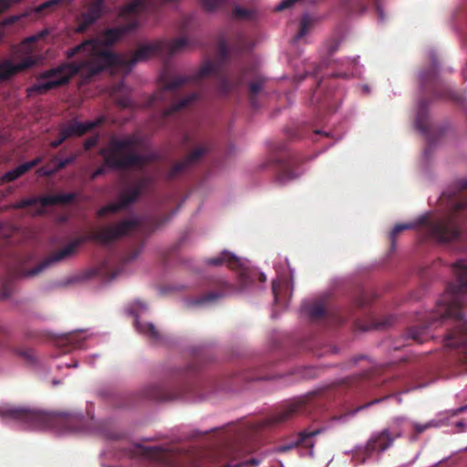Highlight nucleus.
Instances as JSON below:
<instances>
[{"label": "nucleus", "instance_id": "9", "mask_svg": "<svg viewBox=\"0 0 467 467\" xmlns=\"http://www.w3.org/2000/svg\"><path fill=\"white\" fill-rule=\"evenodd\" d=\"M431 64L419 72V83L422 90H431L438 98L453 97V92L448 90L446 94L440 93L439 88L443 85L439 78L438 57L434 51L430 52Z\"/></svg>", "mask_w": 467, "mask_h": 467}, {"label": "nucleus", "instance_id": "29", "mask_svg": "<svg viewBox=\"0 0 467 467\" xmlns=\"http://www.w3.org/2000/svg\"><path fill=\"white\" fill-rule=\"evenodd\" d=\"M299 401H291L284 408L277 411L272 418V423H281L288 420L293 415L297 413L300 410Z\"/></svg>", "mask_w": 467, "mask_h": 467}, {"label": "nucleus", "instance_id": "16", "mask_svg": "<svg viewBox=\"0 0 467 467\" xmlns=\"http://www.w3.org/2000/svg\"><path fill=\"white\" fill-rule=\"evenodd\" d=\"M143 398L155 401H167L182 398V394L171 391L170 386L161 381L147 384L141 390Z\"/></svg>", "mask_w": 467, "mask_h": 467}, {"label": "nucleus", "instance_id": "6", "mask_svg": "<svg viewBox=\"0 0 467 467\" xmlns=\"http://www.w3.org/2000/svg\"><path fill=\"white\" fill-rule=\"evenodd\" d=\"M400 433H392L389 429L373 432L365 445L356 446L352 451V460L356 464L377 462L393 445Z\"/></svg>", "mask_w": 467, "mask_h": 467}, {"label": "nucleus", "instance_id": "52", "mask_svg": "<svg viewBox=\"0 0 467 467\" xmlns=\"http://www.w3.org/2000/svg\"><path fill=\"white\" fill-rule=\"evenodd\" d=\"M12 294V289L9 285H5L3 289L0 291V300L8 298Z\"/></svg>", "mask_w": 467, "mask_h": 467}, {"label": "nucleus", "instance_id": "4", "mask_svg": "<svg viewBox=\"0 0 467 467\" xmlns=\"http://www.w3.org/2000/svg\"><path fill=\"white\" fill-rule=\"evenodd\" d=\"M115 240H117V221H109L108 224L102 225L96 230H92L86 235L75 238L63 248L53 252L37 266L29 270L26 275H36L44 269L73 256L77 253L78 249L88 241L95 242L106 246L113 243Z\"/></svg>", "mask_w": 467, "mask_h": 467}, {"label": "nucleus", "instance_id": "32", "mask_svg": "<svg viewBox=\"0 0 467 467\" xmlns=\"http://www.w3.org/2000/svg\"><path fill=\"white\" fill-rule=\"evenodd\" d=\"M78 157V153H71L65 159H60L58 156H55L51 160V162L55 165L54 168L48 171H45V174L51 175L65 169L67 166L72 164Z\"/></svg>", "mask_w": 467, "mask_h": 467}, {"label": "nucleus", "instance_id": "37", "mask_svg": "<svg viewBox=\"0 0 467 467\" xmlns=\"http://www.w3.org/2000/svg\"><path fill=\"white\" fill-rule=\"evenodd\" d=\"M117 213V202H112L109 205L100 208L97 212V217L99 219L106 218L109 215H115Z\"/></svg>", "mask_w": 467, "mask_h": 467}, {"label": "nucleus", "instance_id": "1", "mask_svg": "<svg viewBox=\"0 0 467 467\" xmlns=\"http://www.w3.org/2000/svg\"><path fill=\"white\" fill-rule=\"evenodd\" d=\"M97 396L109 418L94 421V414L88 410L89 420L82 412L74 410L46 411L33 407L9 406L0 410V414L28 429H53L60 433H93L106 441L117 438L115 413L117 398L114 388L103 386Z\"/></svg>", "mask_w": 467, "mask_h": 467}, {"label": "nucleus", "instance_id": "31", "mask_svg": "<svg viewBox=\"0 0 467 467\" xmlns=\"http://www.w3.org/2000/svg\"><path fill=\"white\" fill-rule=\"evenodd\" d=\"M97 275L104 281H111L117 275V267L113 262L105 260L98 267Z\"/></svg>", "mask_w": 467, "mask_h": 467}, {"label": "nucleus", "instance_id": "15", "mask_svg": "<svg viewBox=\"0 0 467 467\" xmlns=\"http://www.w3.org/2000/svg\"><path fill=\"white\" fill-rule=\"evenodd\" d=\"M289 275V274H277L276 278L273 281L272 290L275 303L281 307L287 306L292 296L293 285Z\"/></svg>", "mask_w": 467, "mask_h": 467}, {"label": "nucleus", "instance_id": "36", "mask_svg": "<svg viewBox=\"0 0 467 467\" xmlns=\"http://www.w3.org/2000/svg\"><path fill=\"white\" fill-rule=\"evenodd\" d=\"M197 98L196 94H191L189 96H187L186 98L181 99L180 101H178L176 104L172 105L171 108H169L166 111H165V116H169L170 114H171L173 111H176L180 109H182L184 107H186L187 105H189L191 102H192L193 100H195Z\"/></svg>", "mask_w": 467, "mask_h": 467}, {"label": "nucleus", "instance_id": "64", "mask_svg": "<svg viewBox=\"0 0 467 467\" xmlns=\"http://www.w3.org/2000/svg\"><path fill=\"white\" fill-rule=\"evenodd\" d=\"M447 197V192H443L441 197V201L443 202Z\"/></svg>", "mask_w": 467, "mask_h": 467}, {"label": "nucleus", "instance_id": "17", "mask_svg": "<svg viewBox=\"0 0 467 467\" xmlns=\"http://www.w3.org/2000/svg\"><path fill=\"white\" fill-rule=\"evenodd\" d=\"M104 0H89L87 10L77 18L76 32L84 33L101 16Z\"/></svg>", "mask_w": 467, "mask_h": 467}, {"label": "nucleus", "instance_id": "60", "mask_svg": "<svg viewBox=\"0 0 467 467\" xmlns=\"http://www.w3.org/2000/svg\"><path fill=\"white\" fill-rule=\"evenodd\" d=\"M140 252V250H136L135 252L132 253V254L129 258L124 259V261L133 260L134 258H136L138 256Z\"/></svg>", "mask_w": 467, "mask_h": 467}, {"label": "nucleus", "instance_id": "48", "mask_svg": "<svg viewBox=\"0 0 467 467\" xmlns=\"http://www.w3.org/2000/svg\"><path fill=\"white\" fill-rule=\"evenodd\" d=\"M233 88V85L228 78H222L219 82V89L222 93L226 94Z\"/></svg>", "mask_w": 467, "mask_h": 467}, {"label": "nucleus", "instance_id": "33", "mask_svg": "<svg viewBox=\"0 0 467 467\" xmlns=\"http://www.w3.org/2000/svg\"><path fill=\"white\" fill-rule=\"evenodd\" d=\"M341 63L344 67L348 68V71H339L336 73L337 77L349 78L360 73V68L356 58H346Z\"/></svg>", "mask_w": 467, "mask_h": 467}, {"label": "nucleus", "instance_id": "40", "mask_svg": "<svg viewBox=\"0 0 467 467\" xmlns=\"http://www.w3.org/2000/svg\"><path fill=\"white\" fill-rule=\"evenodd\" d=\"M115 457L114 451H104L101 454V465L102 467H115Z\"/></svg>", "mask_w": 467, "mask_h": 467}, {"label": "nucleus", "instance_id": "30", "mask_svg": "<svg viewBox=\"0 0 467 467\" xmlns=\"http://www.w3.org/2000/svg\"><path fill=\"white\" fill-rule=\"evenodd\" d=\"M317 18L308 13H304L300 22V28L297 34L294 36V42L300 41L305 36H306L313 28Z\"/></svg>", "mask_w": 467, "mask_h": 467}, {"label": "nucleus", "instance_id": "45", "mask_svg": "<svg viewBox=\"0 0 467 467\" xmlns=\"http://www.w3.org/2000/svg\"><path fill=\"white\" fill-rule=\"evenodd\" d=\"M215 70V67L211 62L204 63L198 71L197 78H202L213 73Z\"/></svg>", "mask_w": 467, "mask_h": 467}, {"label": "nucleus", "instance_id": "54", "mask_svg": "<svg viewBox=\"0 0 467 467\" xmlns=\"http://www.w3.org/2000/svg\"><path fill=\"white\" fill-rule=\"evenodd\" d=\"M263 87V81L262 80H256L250 84V90L253 94H257Z\"/></svg>", "mask_w": 467, "mask_h": 467}, {"label": "nucleus", "instance_id": "20", "mask_svg": "<svg viewBox=\"0 0 467 467\" xmlns=\"http://www.w3.org/2000/svg\"><path fill=\"white\" fill-rule=\"evenodd\" d=\"M103 122V118H99L92 121L79 122L77 119H70L60 127L67 138L81 137Z\"/></svg>", "mask_w": 467, "mask_h": 467}, {"label": "nucleus", "instance_id": "42", "mask_svg": "<svg viewBox=\"0 0 467 467\" xmlns=\"http://www.w3.org/2000/svg\"><path fill=\"white\" fill-rule=\"evenodd\" d=\"M317 0H282L276 6L275 10L280 11L289 8L296 3L309 2L314 4Z\"/></svg>", "mask_w": 467, "mask_h": 467}, {"label": "nucleus", "instance_id": "59", "mask_svg": "<svg viewBox=\"0 0 467 467\" xmlns=\"http://www.w3.org/2000/svg\"><path fill=\"white\" fill-rule=\"evenodd\" d=\"M244 38H243V37H241V38L239 39L240 44H238V46H237V47H236L238 51H243V50H244V49H247V48H248L247 47H244V46L243 45V42H244Z\"/></svg>", "mask_w": 467, "mask_h": 467}, {"label": "nucleus", "instance_id": "24", "mask_svg": "<svg viewBox=\"0 0 467 467\" xmlns=\"http://www.w3.org/2000/svg\"><path fill=\"white\" fill-rule=\"evenodd\" d=\"M148 180L141 179L132 182L121 192H119V210L127 207L142 193V192L148 186Z\"/></svg>", "mask_w": 467, "mask_h": 467}, {"label": "nucleus", "instance_id": "38", "mask_svg": "<svg viewBox=\"0 0 467 467\" xmlns=\"http://www.w3.org/2000/svg\"><path fill=\"white\" fill-rule=\"evenodd\" d=\"M126 87L122 82L119 81V107H130L132 105V101L130 97H125Z\"/></svg>", "mask_w": 467, "mask_h": 467}, {"label": "nucleus", "instance_id": "58", "mask_svg": "<svg viewBox=\"0 0 467 467\" xmlns=\"http://www.w3.org/2000/svg\"><path fill=\"white\" fill-rule=\"evenodd\" d=\"M465 407H466L465 410H467V405ZM456 426L458 428H460L461 431H464V428L467 426V421L466 420H459V421H457Z\"/></svg>", "mask_w": 467, "mask_h": 467}, {"label": "nucleus", "instance_id": "57", "mask_svg": "<svg viewBox=\"0 0 467 467\" xmlns=\"http://www.w3.org/2000/svg\"><path fill=\"white\" fill-rule=\"evenodd\" d=\"M357 362H364V363H366L367 365H369V364H370V362L368 361V359L366 357H364V356H360V357L356 358H354V359H353V363H355V364H356Z\"/></svg>", "mask_w": 467, "mask_h": 467}, {"label": "nucleus", "instance_id": "44", "mask_svg": "<svg viewBox=\"0 0 467 467\" xmlns=\"http://www.w3.org/2000/svg\"><path fill=\"white\" fill-rule=\"evenodd\" d=\"M223 296V293L212 292V293H209L208 295H206L205 296L200 297L199 299L196 300L195 303L200 305V304H203L206 302L214 301V300L222 297Z\"/></svg>", "mask_w": 467, "mask_h": 467}, {"label": "nucleus", "instance_id": "13", "mask_svg": "<svg viewBox=\"0 0 467 467\" xmlns=\"http://www.w3.org/2000/svg\"><path fill=\"white\" fill-rule=\"evenodd\" d=\"M77 198V193L68 192L55 195H46L42 197H31L23 199L14 203L13 207L16 209H24L40 202L42 206L47 207L57 204H67L72 202Z\"/></svg>", "mask_w": 467, "mask_h": 467}, {"label": "nucleus", "instance_id": "2", "mask_svg": "<svg viewBox=\"0 0 467 467\" xmlns=\"http://www.w3.org/2000/svg\"><path fill=\"white\" fill-rule=\"evenodd\" d=\"M117 42V27L109 29L103 39H89L67 51L73 57L82 53L85 58L80 62L63 64L42 72L38 82L28 88V92L44 94L48 90L66 85L76 74L85 71L93 77L109 67L117 66V54L109 50V46Z\"/></svg>", "mask_w": 467, "mask_h": 467}, {"label": "nucleus", "instance_id": "43", "mask_svg": "<svg viewBox=\"0 0 467 467\" xmlns=\"http://www.w3.org/2000/svg\"><path fill=\"white\" fill-rule=\"evenodd\" d=\"M226 1L227 0H201V3L206 10L213 11Z\"/></svg>", "mask_w": 467, "mask_h": 467}, {"label": "nucleus", "instance_id": "50", "mask_svg": "<svg viewBox=\"0 0 467 467\" xmlns=\"http://www.w3.org/2000/svg\"><path fill=\"white\" fill-rule=\"evenodd\" d=\"M234 16L239 18H247L251 16V11L248 9H244L240 6H236L234 8Z\"/></svg>", "mask_w": 467, "mask_h": 467}, {"label": "nucleus", "instance_id": "25", "mask_svg": "<svg viewBox=\"0 0 467 467\" xmlns=\"http://www.w3.org/2000/svg\"><path fill=\"white\" fill-rule=\"evenodd\" d=\"M305 170L302 168H296V162L287 161L283 163L278 171L276 181L279 184L285 185L297 178H299Z\"/></svg>", "mask_w": 467, "mask_h": 467}, {"label": "nucleus", "instance_id": "61", "mask_svg": "<svg viewBox=\"0 0 467 467\" xmlns=\"http://www.w3.org/2000/svg\"><path fill=\"white\" fill-rule=\"evenodd\" d=\"M458 186H459L461 189H465V188H467V180H461V181L458 182Z\"/></svg>", "mask_w": 467, "mask_h": 467}, {"label": "nucleus", "instance_id": "12", "mask_svg": "<svg viewBox=\"0 0 467 467\" xmlns=\"http://www.w3.org/2000/svg\"><path fill=\"white\" fill-rule=\"evenodd\" d=\"M322 432V429L304 430L297 434V437L288 443L279 446L278 452H285L295 447H298L301 456H314V446L316 437Z\"/></svg>", "mask_w": 467, "mask_h": 467}, {"label": "nucleus", "instance_id": "56", "mask_svg": "<svg viewBox=\"0 0 467 467\" xmlns=\"http://www.w3.org/2000/svg\"><path fill=\"white\" fill-rule=\"evenodd\" d=\"M12 1L13 0H0V13L7 10L11 5Z\"/></svg>", "mask_w": 467, "mask_h": 467}, {"label": "nucleus", "instance_id": "35", "mask_svg": "<svg viewBox=\"0 0 467 467\" xmlns=\"http://www.w3.org/2000/svg\"><path fill=\"white\" fill-rule=\"evenodd\" d=\"M26 167L23 166V164H20L16 168L10 170L6 171L1 178L2 182H11L15 180L20 178L22 175L26 173V171L25 169Z\"/></svg>", "mask_w": 467, "mask_h": 467}, {"label": "nucleus", "instance_id": "3", "mask_svg": "<svg viewBox=\"0 0 467 467\" xmlns=\"http://www.w3.org/2000/svg\"><path fill=\"white\" fill-rule=\"evenodd\" d=\"M467 207V194L451 197L447 202V210L441 213L430 215L424 213L418 218L403 223H398L390 233L391 245L394 248L397 234L403 230L415 229L424 225L429 237L439 243H449L460 236L459 224L462 218V211Z\"/></svg>", "mask_w": 467, "mask_h": 467}, {"label": "nucleus", "instance_id": "34", "mask_svg": "<svg viewBox=\"0 0 467 467\" xmlns=\"http://www.w3.org/2000/svg\"><path fill=\"white\" fill-rule=\"evenodd\" d=\"M47 35V30H43L36 35L26 37L20 46V49L26 53H32L33 49L31 46L38 40L44 38Z\"/></svg>", "mask_w": 467, "mask_h": 467}, {"label": "nucleus", "instance_id": "55", "mask_svg": "<svg viewBox=\"0 0 467 467\" xmlns=\"http://www.w3.org/2000/svg\"><path fill=\"white\" fill-rule=\"evenodd\" d=\"M457 14L467 16V0H462L461 5L457 9Z\"/></svg>", "mask_w": 467, "mask_h": 467}, {"label": "nucleus", "instance_id": "41", "mask_svg": "<svg viewBox=\"0 0 467 467\" xmlns=\"http://www.w3.org/2000/svg\"><path fill=\"white\" fill-rule=\"evenodd\" d=\"M63 0H47L36 8V13L42 14L47 11L52 10L55 6H57Z\"/></svg>", "mask_w": 467, "mask_h": 467}, {"label": "nucleus", "instance_id": "51", "mask_svg": "<svg viewBox=\"0 0 467 467\" xmlns=\"http://www.w3.org/2000/svg\"><path fill=\"white\" fill-rule=\"evenodd\" d=\"M42 161H43L42 157H36V158L33 159L32 161L22 163V164L24 167H26L25 169L27 172L29 170H31L32 168H34L36 165H38L39 163H41Z\"/></svg>", "mask_w": 467, "mask_h": 467}, {"label": "nucleus", "instance_id": "10", "mask_svg": "<svg viewBox=\"0 0 467 467\" xmlns=\"http://www.w3.org/2000/svg\"><path fill=\"white\" fill-rule=\"evenodd\" d=\"M151 154H141L133 150V141H127L119 137V171L124 168H142L150 160Z\"/></svg>", "mask_w": 467, "mask_h": 467}, {"label": "nucleus", "instance_id": "11", "mask_svg": "<svg viewBox=\"0 0 467 467\" xmlns=\"http://www.w3.org/2000/svg\"><path fill=\"white\" fill-rule=\"evenodd\" d=\"M127 315L134 317V327L136 330L152 341L161 339V334L156 327L142 319V316L147 312V306L140 300L134 301L129 307L125 309Z\"/></svg>", "mask_w": 467, "mask_h": 467}, {"label": "nucleus", "instance_id": "5", "mask_svg": "<svg viewBox=\"0 0 467 467\" xmlns=\"http://www.w3.org/2000/svg\"><path fill=\"white\" fill-rule=\"evenodd\" d=\"M193 45V41L190 38L180 36L171 41L157 40L144 43L135 52L128 54L119 52V74L129 73L138 62L145 61L154 56H172Z\"/></svg>", "mask_w": 467, "mask_h": 467}, {"label": "nucleus", "instance_id": "28", "mask_svg": "<svg viewBox=\"0 0 467 467\" xmlns=\"http://www.w3.org/2000/svg\"><path fill=\"white\" fill-rule=\"evenodd\" d=\"M207 149L204 147H199L195 149L185 160L181 162L175 164L172 170L169 173V177H173L175 174L184 171L188 166L196 161L200 157H202Z\"/></svg>", "mask_w": 467, "mask_h": 467}, {"label": "nucleus", "instance_id": "46", "mask_svg": "<svg viewBox=\"0 0 467 467\" xmlns=\"http://www.w3.org/2000/svg\"><path fill=\"white\" fill-rule=\"evenodd\" d=\"M218 53L222 59H225L228 57L230 50L226 41L220 40L218 44Z\"/></svg>", "mask_w": 467, "mask_h": 467}, {"label": "nucleus", "instance_id": "27", "mask_svg": "<svg viewBox=\"0 0 467 467\" xmlns=\"http://www.w3.org/2000/svg\"><path fill=\"white\" fill-rule=\"evenodd\" d=\"M301 312L312 319H317L325 315L326 306L321 300L313 302L306 300L302 304Z\"/></svg>", "mask_w": 467, "mask_h": 467}, {"label": "nucleus", "instance_id": "49", "mask_svg": "<svg viewBox=\"0 0 467 467\" xmlns=\"http://www.w3.org/2000/svg\"><path fill=\"white\" fill-rule=\"evenodd\" d=\"M98 141H99V136L98 135L91 136V137L88 138L84 141V149H85V150H89L90 149L95 147L97 145Z\"/></svg>", "mask_w": 467, "mask_h": 467}, {"label": "nucleus", "instance_id": "7", "mask_svg": "<svg viewBox=\"0 0 467 467\" xmlns=\"http://www.w3.org/2000/svg\"><path fill=\"white\" fill-rule=\"evenodd\" d=\"M206 264L212 266L225 265L230 268L235 269L238 275V286L234 289L236 292H244L248 290L253 285L254 278L255 276H259L262 282L266 280L265 273H259L255 269H251L244 260L226 250L223 251L220 254L208 259Z\"/></svg>", "mask_w": 467, "mask_h": 467}, {"label": "nucleus", "instance_id": "14", "mask_svg": "<svg viewBox=\"0 0 467 467\" xmlns=\"http://www.w3.org/2000/svg\"><path fill=\"white\" fill-rule=\"evenodd\" d=\"M15 354L23 358L28 362H35V354L31 348H21L14 347L11 344V335L9 329L0 324V356Z\"/></svg>", "mask_w": 467, "mask_h": 467}, {"label": "nucleus", "instance_id": "47", "mask_svg": "<svg viewBox=\"0 0 467 467\" xmlns=\"http://www.w3.org/2000/svg\"><path fill=\"white\" fill-rule=\"evenodd\" d=\"M67 140V135H65L63 133V131L59 129L58 137H57V139H56L50 142V147L53 149H57L62 143H64Z\"/></svg>", "mask_w": 467, "mask_h": 467}, {"label": "nucleus", "instance_id": "19", "mask_svg": "<svg viewBox=\"0 0 467 467\" xmlns=\"http://www.w3.org/2000/svg\"><path fill=\"white\" fill-rule=\"evenodd\" d=\"M415 127L420 133H422L427 138L428 142L430 144L429 147L425 149L423 152L424 158L427 159L431 150V145L433 142L429 137L431 124L429 122L428 118V104L427 101L424 99L420 100L418 103V109L415 117Z\"/></svg>", "mask_w": 467, "mask_h": 467}, {"label": "nucleus", "instance_id": "18", "mask_svg": "<svg viewBox=\"0 0 467 467\" xmlns=\"http://www.w3.org/2000/svg\"><path fill=\"white\" fill-rule=\"evenodd\" d=\"M466 407H460L453 410L439 412L435 418L430 420L426 423H419L412 421L411 426L417 433H421L431 428H440L449 424V419L464 411Z\"/></svg>", "mask_w": 467, "mask_h": 467}, {"label": "nucleus", "instance_id": "26", "mask_svg": "<svg viewBox=\"0 0 467 467\" xmlns=\"http://www.w3.org/2000/svg\"><path fill=\"white\" fill-rule=\"evenodd\" d=\"M160 80L163 84V90L155 94L153 99H161V94L166 91H172L182 86V84L188 82L190 78L188 77H176L172 80H169L168 71L165 68L160 76Z\"/></svg>", "mask_w": 467, "mask_h": 467}, {"label": "nucleus", "instance_id": "23", "mask_svg": "<svg viewBox=\"0 0 467 467\" xmlns=\"http://www.w3.org/2000/svg\"><path fill=\"white\" fill-rule=\"evenodd\" d=\"M105 164L96 169L90 175V180H95L99 176L105 174L108 168H117V137L112 136L108 148L100 150Z\"/></svg>", "mask_w": 467, "mask_h": 467}, {"label": "nucleus", "instance_id": "62", "mask_svg": "<svg viewBox=\"0 0 467 467\" xmlns=\"http://www.w3.org/2000/svg\"><path fill=\"white\" fill-rule=\"evenodd\" d=\"M188 20H189V19L187 18V19L183 22V24L181 26L180 30H181L182 32H183V33L188 31V27H187Z\"/></svg>", "mask_w": 467, "mask_h": 467}, {"label": "nucleus", "instance_id": "8", "mask_svg": "<svg viewBox=\"0 0 467 467\" xmlns=\"http://www.w3.org/2000/svg\"><path fill=\"white\" fill-rule=\"evenodd\" d=\"M261 459L244 455L239 446H228L219 455L215 467H257ZM167 467H196L195 465L184 466L181 463L171 462Z\"/></svg>", "mask_w": 467, "mask_h": 467}, {"label": "nucleus", "instance_id": "53", "mask_svg": "<svg viewBox=\"0 0 467 467\" xmlns=\"http://www.w3.org/2000/svg\"><path fill=\"white\" fill-rule=\"evenodd\" d=\"M389 396H385L383 399H376L370 402H368L360 407H358L356 410H354L351 414L354 415L356 412L363 410V409H366V408H368L370 407L371 405H374V404H377V403H379L381 400H385V399H388Z\"/></svg>", "mask_w": 467, "mask_h": 467}, {"label": "nucleus", "instance_id": "22", "mask_svg": "<svg viewBox=\"0 0 467 467\" xmlns=\"http://www.w3.org/2000/svg\"><path fill=\"white\" fill-rule=\"evenodd\" d=\"M36 59L33 56H28L18 64H13L10 60L0 62V81H5L17 73L30 68L36 65Z\"/></svg>", "mask_w": 467, "mask_h": 467}, {"label": "nucleus", "instance_id": "21", "mask_svg": "<svg viewBox=\"0 0 467 467\" xmlns=\"http://www.w3.org/2000/svg\"><path fill=\"white\" fill-rule=\"evenodd\" d=\"M150 222L138 216H130L127 219L119 220V238L125 234H145L150 231Z\"/></svg>", "mask_w": 467, "mask_h": 467}, {"label": "nucleus", "instance_id": "39", "mask_svg": "<svg viewBox=\"0 0 467 467\" xmlns=\"http://www.w3.org/2000/svg\"><path fill=\"white\" fill-rule=\"evenodd\" d=\"M410 336L419 343H422L427 338V328L425 327H414L410 331Z\"/></svg>", "mask_w": 467, "mask_h": 467}, {"label": "nucleus", "instance_id": "63", "mask_svg": "<svg viewBox=\"0 0 467 467\" xmlns=\"http://www.w3.org/2000/svg\"><path fill=\"white\" fill-rule=\"evenodd\" d=\"M361 89L364 93H369V91H370L369 87L366 84L361 86Z\"/></svg>", "mask_w": 467, "mask_h": 467}]
</instances>
